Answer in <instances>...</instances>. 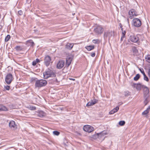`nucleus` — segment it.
Masks as SVG:
<instances>
[{
    "label": "nucleus",
    "mask_w": 150,
    "mask_h": 150,
    "mask_svg": "<svg viewBox=\"0 0 150 150\" xmlns=\"http://www.w3.org/2000/svg\"><path fill=\"white\" fill-rule=\"evenodd\" d=\"M37 62L35 61V60L33 61L32 62V65L33 66H35L37 64Z\"/></svg>",
    "instance_id": "obj_41"
},
{
    "label": "nucleus",
    "mask_w": 150,
    "mask_h": 150,
    "mask_svg": "<svg viewBox=\"0 0 150 150\" xmlns=\"http://www.w3.org/2000/svg\"><path fill=\"white\" fill-rule=\"evenodd\" d=\"M134 86L135 87H136V88L137 90H140L141 88L142 89V86H144V85H142L140 83L139 84H134Z\"/></svg>",
    "instance_id": "obj_18"
},
{
    "label": "nucleus",
    "mask_w": 150,
    "mask_h": 150,
    "mask_svg": "<svg viewBox=\"0 0 150 150\" xmlns=\"http://www.w3.org/2000/svg\"><path fill=\"white\" fill-rule=\"evenodd\" d=\"M130 40L133 42H137L139 40L138 37L134 35H131L129 37Z\"/></svg>",
    "instance_id": "obj_12"
},
{
    "label": "nucleus",
    "mask_w": 150,
    "mask_h": 150,
    "mask_svg": "<svg viewBox=\"0 0 150 150\" xmlns=\"http://www.w3.org/2000/svg\"><path fill=\"white\" fill-rule=\"evenodd\" d=\"M95 55V53L94 52L91 53V56L92 57H94Z\"/></svg>",
    "instance_id": "obj_42"
},
{
    "label": "nucleus",
    "mask_w": 150,
    "mask_h": 150,
    "mask_svg": "<svg viewBox=\"0 0 150 150\" xmlns=\"http://www.w3.org/2000/svg\"><path fill=\"white\" fill-rule=\"evenodd\" d=\"M35 61L37 63L40 62V60L38 58L36 59Z\"/></svg>",
    "instance_id": "obj_45"
},
{
    "label": "nucleus",
    "mask_w": 150,
    "mask_h": 150,
    "mask_svg": "<svg viewBox=\"0 0 150 150\" xmlns=\"http://www.w3.org/2000/svg\"><path fill=\"white\" fill-rule=\"evenodd\" d=\"M132 51L133 53L136 54L138 52V50L137 49L136 47H134L132 48Z\"/></svg>",
    "instance_id": "obj_29"
},
{
    "label": "nucleus",
    "mask_w": 150,
    "mask_h": 150,
    "mask_svg": "<svg viewBox=\"0 0 150 150\" xmlns=\"http://www.w3.org/2000/svg\"><path fill=\"white\" fill-rule=\"evenodd\" d=\"M123 94L125 97H128L130 95L131 93L128 91H126L124 92Z\"/></svg>",
    "instance_id": "obj_23"
},
{
    "label": "nucleus",
    "mask_w": 150,
    "mask_h": 150,
    "mask_svg": "<svg viewBox=\"0 0 150 150\" xmlns=\"http://www.w3.org/2000/svg\"><path fill=\"white\" fill-rule=\"evenodd\" d=\"M83 130L88 132H91L94 130V128L89 125H85L83 127Z\"/></svg>",
    "instance_id": "obj_7"
},
{
    "label": "nucleus",
    "mask_w": 150,
    "mask_h": 150,
    "mask_svg": "<svg viewBox=\"0 0 150 150\" xmlns=\"http://www.w3.org/2000/svg\"><path fill=\"white\" fill-rule=\"evenodd\" d=\"M125 37H123V36H122L120 39V41H122L124 39V38H125Z\"/></svg>",
    "instance_id": "obj_47"
},
{
    "label": "nucleus",
    "mask_w": 150,
    "mask_h": 150,
    "mask_svg": "<svg viewBox=\"0 0 150 150\" xmlns=\"http://www.w3.org/2000/svg\"><path fill=\"white\" fill-rule=\"evenodd\" d=\"M98 100L96 99H94L93 100H91V102H89L86 104L87 107L90 106L94 105L97 102Z\"/></svg>",
    "instance_id": "obj_15"
},
{
    "label": "nucleus",
    "mask_w": 150,
    "mask_h": 150,
    "mask_svg": "<svg viewBox=\"0 0 150 150\" xmlns=\"http://www.w3.org/2000/svg\"><path fill=\"white\" fill-rule=\"evenodd\" d=\"M38 115L39 117H44L45 116V114L43 111H40L39 112Z\"/></svg>",
    "instance_id": "obj_22"
},
{
    "label": "nucleus",
    "mask_w": 150,
    "mask_h": 150,
    "mask_svg": "<svg viewBox=\"0 0 150 150\" xmlns=\"http://www.w3.org/2000/svg\"><path fill=\"white\" fill-rule=\"evenodd\" d=\"M85 48L88 51H89L93 49L94 48V45H89L86 47Z\"/></svg>",
    "instance_id": "obj_21"
},
{
    "label": "nucleus",
    "mask_w": 150,
    "mask_h": 150,
    "mask_svg": "<svg viewBox=\"0 0 150 150\" xmlns=\"http://www.w3.org/2000/svg\"><path fill=\"white\" fill-rule=\"evenodd\" d=\"M112 31H105L104 34V38L105 39H107L108 38L109 39L112 36Z\"/></svg>",
    "instance_id": "obj_9"
},
{
    "label": "nucleus",
    "mask_w": 150,
    "mask_h": 150,
    "mask_svg": "<svg viewBox=\"0 0 150 150\" xmlns=\"http://www.w3.org/2000/svg\"><path fill=\"white\" fill-rule=\"evenodd\" d=\"M149 112L146 110L142 113V115H146L147 114L149 113Z\"/></svg>",
    "instance_id": "obj_34"
},
{
    "label": "nucleus",
    "mask_w": 150,
    "mask_h": 150,
    "mask_svg": "<svg viewBox=\"0 0 150 150\" xmlns=\"http://www.w3.org/2000/svg\"><path fill=\"white\" fill-rule=\"evenodd\" d=\"M104 31V29L101 25H97L94 29V32L97 35H101Z\"/></svg>",
    "instance_id": "obj_3"
},
{
    "label": "nucleus",
    "mask_w": 150,
    "mask_h": 150,
    "mask_svg": "<svg viewBox=\"0 0 150 150\" xmlns=\"http://www.w3.org/2000/svg\"><path fill=\"white\" fill-rule=\"evenodd\" d=\"M4 88L7 90H9L10 89V86L8 85H6L4 86Z\"/></svg>",
    "instance_id": "obj_36"
},
{
    "label": "nucleus",
    "mask_w": 150,
    "mask_h": 150,
    "mask_svg": "<svg viewBox=\"0 0 150 150\" xmlns=\"http://www.w3.org/2000/svg\"><path fill=\"white\" fill-rule=\"evenodd\" d=\"M47 83V81L45 80H37L35 81V88H40L46 86Z\"/></svg>",
    "instance_id": "obj_2"
},
{
    "label": "nucleus",
    "mask_w": 150,
    "mask_h": 150,
    "mask_svg": "<svg viewBox=\"0 0 150 150\" xmlns=\"http://www.w3.org/2000/svg\"><path fill=\"white\" fill-rule=\"evenodd\" d=\"M140 70L141 72L143 74H144L145 73L143 69H140Z\"/></svg>",
    "instance_id": "obj_43"
},
{
    "label": "nucleus",
    "mask_w": 150,
    "mask_h": 150,
    "mask_svg": "<svg viewBox=\"0 0 150 150\" xmlns=\"http://www.w3.org/2000/svg\"><path fill=\"white\" fill-rule=\"evenodd\" d=\"M144 80L146 81H149V79L146 76H145V77H144Z\"/></svg>",
    "instance_id": "obj_37"
},
{
    "label": "nucleus",
    "mask_w": 150,
    "mask_h": 150,
    "mask_svg": "<svg viewBox=\"0 0 150 150\" xmlns=\"http://www.w3.org/2000/svg\"><path fill=\"white\" fill-rule=\"evenodd\" d=\"M107 134V132L103 131L100 133H97L96 135L98 138H101L103 137L105 135Z\"/></svg>",
    "instance_id": "obj_14"
},
{
    "label": "nucleus",
    "mask_w": 150,
    "mask_h": 150,
    "mask_svg": "<svg viewBox=\"0 0 150 150\" xmlns=\"http://www.w3.org/2000/svg\"><path fill=\"white\" fill-rule=\"evenodd\" d=\"M119 25L120 27V28H121V29L122 30L123 29V28H122V25L121 23H120L119 24Z\"/></svg>",
    "instance_id": "obj_46"
},
{
    "label": "nucleus",
    "mask_w": 150,
    "mask_h": 150,
    "mask_svg": "<svg viewBox=\"0 0 150 150\" xmlns=\"http://www.w3.org/2000/svg\"><path fill=\"white\" fill-rule=\"evenodd\" d=\"M125 124V122L124 121H120L119 122V124L120 125L123 126Z\"/></svg>",
    "instance_id": "obj_33"
},
{
    "label": "nucleus",
    "mask_w": 150,
    "mask_h": 150,
    "mask_svg": "<svg viewBox=\"0 0 150 150\" xmlns=\"http://www.w3.org/2000/svg\"><path fill=\"white\" fill-rule=\"evenodd\" d=\"M120 103V105H121L123 103L122 102H120V103Z\"/></svg>",
    "instance_id": "obj_52"
},
{
    "label": "nucleus",
    "mask_w": 150,
    "mask_h": 150,
    "mask_svg": "<svg viewBox=\"0 0 150 150\" xmlns=\"http://www.w3.org/2000/svg\"><path fill=\"white\" fill-rule=\"evenodd\" d=\"M9 107L11 109L14 108V106L12 104L9 105Z\"/></svg>",
    "instance_id": "obj_39"
},
{
    "label": "nucleus",
    "mask_w": 150,
    "mask_h": 150,
    "mask_svg": "<svg viewBox=\"0 0 150 150\" xmlns=\"http://www.w3.org/2000/svg\"><path fill=\"white\" fill-rule=\"evenodd\" d=\"M53 133L55 135L58 136L60 134V132L57 131H54L53 132Z\"/></svg>",
    "instance_id": "obj_30"
},
{
    "label": "nucleus",
    "mask_w": 150,
    "mask_h": 150,
    "mask_svg": "<svg viewBox=\"0 0 150 150\" xmlns=\"http://www.w3.org/2000/svg\"><path fill=\"white\" fill-rule=\"evenodd\" d=\"M149 107H150V105L149 106Z\"/></svg>",
    "instance_id": "obj_54"
},
{
    "label": "nucleus",
    "mask_w": 150,
    "mask_h": 150,
    "mask_svg": "<svg viewBox=\"0 0 150 150\" xmlns=\"http://www.w3.org/2000/svg\"><path fill=\"white\" fill-rule=\"evenodd\" d=\"M18 14L20 15H22L23 14V12L21 10H20L18 11Z\"/></svg>",
    "instance_id": "obj_38"
},
{
    "label": "nucleus",
    "mask_w": 150,
    "mask_h": 150,
    "mask_svg": "<svg viewBox=\"0 0 150 150\" xmlns=\"http://www.w3.org/2000/svg\"><path fill=\"white\" fill-rule=\"evenodd\" d=\"M51 60V58L49 56L47 55L45 57L44 63L47 67L48 66L50 65Z\"/></svg>",
    "instance_id": "obj_10"
},
{
    "label": "nucleus",
    "mask_w": 150,
    "mask_h": 150,
    "mask_svg": "<svg viewBox=\"0 0 150 150\" xmlns=\"http://www.w3.org/2000/svg\"><path fill=\"white\" fill-rule=\"evenodd\" d=\"M128 14L129 15V18L130 19L132 18L134 16H137L138 15L137 12L134 9L130 10L129 11Z\"/></svg>",
    "instance_id": "obj_8"
},
{
    "label": "nucleus",
    "mask_w": 150,
    "mask_h": 150,
    "mask_svg": "<svg viewBox=\"0 0 150 150\" xmlns=\"http://www.w3.org/2000/svg\"><path fill=\"white\" fill-rule=\"evenodd\" d=\"M150 107L149 106L147 108L146 110H147V111H148L149 112V110H150Z\"/></svg>",
    "instance_id": "obj_48"
},
{
    "label": "nucleus",
    "mask_w": 150,
    "mask_h": 150,
    "mask_svg": "<svg viewBox=\"0 0 150 150\" xmlns=\"http://www.w3.org/2000/svg\"><path fill=\"white\" fill-rule=\"evenodd\" d=\"M55 73L52 69L49 68L46 70L43 73L44 79H47L49 77H54L56 76Z\"/></svg>",
    "instance_id": "obj_1"
},
{
    "label": "nucleus",
    "mask_w": 150,
    "mask_h": 150,
    "mask_svg": "<svg viewBox=\"0 0 150 150\" xmlns=\"http://www.w3.org/2000/svg\"><path fill=\"white\" fill-rule=\"evenodd\" d=\"M26 2L27 3H29L30 2V0H26Z\"/></svg>",
    "instance_id": "obj_49"
},
{
    "label": "nucleus",
    "mask_w": 150,
    "mask_h": 150,
    "mask_svg": "<svg viewBox=\"0 0 150 150\" xmlns=\"http://www.w3.org/2000/svg\"><path fill=\"white\" fill-rule=\"evenodd\" d=\"M143 75L144 76V77L145 76H146L145 73L144 74H143Z\"/></svg>",
    "instance_id": "obj_51"
},
{
    "label": "nucleus",
    "mask_w": 150,
    "mask_h": 150,
    "mask_svg": "<svg viewBox=\"0 0 150 150\" xmlns=\"http://www.w3.org/2000/svg\"><path fill=\"white\" fill-rule=\"evenodd\" d=\"M140 76L139 74H137L134 78V80L135 81H137L139 78Z\"/></svg>",
    "instance_id": "obj_25"
},
{
    "label": "nucleus",
    "mask_w": 150,
    "mask_h": 150,
    "mask_svg": "<svg viewBox=\"0 0 150 150\" xmlns=\"http://www.w3.org/2000/svg\"><path fill=\"white\" fill-rule=\"evenodd\" d=\"M72 59L70 57H68L66 59V66L67 67H68L71 63Z\"/></svg>",
    "instance_id": "obj_16"
},
{
    "label": "nucleus",
    "mask_w": 150,
    "mask_h": 150,
    "mask_svg": "<svg viewBox=\"0 0 150 150\" xmlns=\"http://www.w3.org/2000/svg\"><path fill=\"white\" fill-rule=\"evenodd\" d=\"M13 77L12 74L10 73L8 74L6 76L5 81L8 84H10L13 80Z\"/></svg>",
    "instance_id": "obj_5"
},
{
    "label": "nucleus",
    "mask_w": 150,
    "mask_h": 150,
    "mask_svg": "<svg viewBox=\"0 0 150 150\" xmlns=\"http://www.w3.org/2000/svg\"><path fill=\"white\" fill-rule=\"evenodd\" d=\"M73 45L74 44L72 43H68L66 45V48L68 49L71 50Z\"/></svg>",
    "instance_id": "obj_20"
},
{
    "label": "nucleus",
    "mask_w": 150,
    "mask_h": 150,
    "mask_svg": "<svg viewBox=\"0 0 150 150\" xmlns=\"http://www.w3.org/2000/svg\"><path fill=\"white\" fill-rule=\"evenodd\" d=\"M54 80L55 81H57V79H55Z\"/></svg>",
    "instance_id": "obj_53"
},
{
    "label": "nucleus",
    "mask_w": 150,
    "mask_h": 150,
    "mask_svg": "<svg viewBox=\"0 0 150 150\" xmlns=\"http://www.w3.org/2000/svg\"><path fill=\"white\" fill-rule=\"evenodd\" d=\"M20 48V47L19 46H17L15 48L16 50H19Z\"/></svg>",
    "instance_id": "obj_40"
},
{
    "label": "nucleus",
    "mask_w": 150,
    "mask_h": 150,
    "mask_svg": "<svg viewBox=\"0 0 150 150\" xmlns=\"http://www.w3.org/2000/svg\"><path fill=\"white\" fill-rule=\"evenodd\" d=\"M64 61L62 60H60L57 65V67L58 69H61L64 65Z\"/></svg>",
    "instance_id": "obj_11"
},
{
    "label": "nucleus",
    "mask_w": 150,
    "mask_h": 150,
    "mask_svg": "<svg viewBox=\"0 0 150 150\" xmlns=\"http://www.w3.org/2000/svg\"><path fill=\"white\" fill-rule=\"evenodd\" d=\"M145 98V100L144 101V103L145 104V105H146L149 102V101L148 100V99L149 98H147L146 97H144Z\"/></svg>",
    "instance_id": "obj_28"
},
{
    "label": "nucleus",
    "mask_w": 150,
    "mask_h": 150,
    "mask_svg": "<svg viewBox=\"0 0 150 150\" xmlns=\"http://www.w3.org/2000/svg\"><path fill=\"white\" fill-rule=\"evenodd\" d=\"M132 25L137 27H139L142 25L141 21L138 18H134L132 21Z\"/></svg>",
    "instance_id": "obj_4"
},
{
    "label": "nucleus",
    "mask_w": 150,
    "mask_h": 150,
    "mask_svg": "<svg viewBox=\"0 0 150 150\" xmlns=\"http://www.w3.org/2000/svg\"><path fill=\"white\" fill-rule=\"evenodd\" d=\"M126 33V31L125 30H122V36H123L124 37H125V34Z\"/></svg>",
    "instance_id": "obj_35"
},
{
    "label": "nucleus",
    "mask_w": 150,
    "mask_h": 150,
    "mask_svg": "<svg viewBox=\"0 0 150 150\" xmlns=\"http://www.w3.org/2000/svg\"><path fill=\"white\" fill-rule=\"evenodd\" d=\"M92 42L96 44H99L100 42V41L98 39H94L93 40Z\"/></svg>",
    "instance_id": "obj_27"
},
{
    "label": "nucleus",
    "mask_w": 150,
    "mask_h": 150,
    "mask_svg": "<svg viewBox=\"0 0 150 150\" xmlns=\"http://www.w3.org/2000/svg\"><path fill=\"white\" fill-rule=\"evenodd\" d=\"M9 127L13 130L17 128V125H16L15 122L14 121H11L9 123Z\"/></svg>",
    "instance_id": "obj_13"
},
{
    "label": "nucleus",
    "mask_w": 150,
    "mask_h": 150,
    "mask_svg": "<svg viewBox=\"0 0 150 150\" xmlns=\"http://www.w3.org/2000/svg\"><path fill=\"white\" fill-rule=\"evenodd\" d=\"M29 109L31 110H35L36 109V108L34 106L30 105L29 106Z\"/></svg>",
    "instance_id": "obj_32"
},
{
    "label": "nucleus",
    "mask_w": 150,
    "mask_h": 150,
    "mask_svg": "<svg viewBox=\"0 0 150 150\" xmlns=\"http://www.w3.org/2000/svg\"><path fill=\"white\" fill-rule=\"evenodd\" d=\"M69 79L70 80H73V81H74V80H75L74 79H72V78H69Z\"/></svg>",
    "instance_id": "obj_50"
},
{
    "label": "nucleus",
    "mask_w": 150,
    "mask_h": 150,
    "mask_svg": "<svg viewBox=\"0 0 150 150\" xmlns=\"http://www.w3.org/2000/svg\"><path fill=\"white\" fill-rule=\"evenodd\" d=\"M26 42L27 43H30V45L32 47H33L35 45V44H34V42L31 40H27L26 41Z\"/></svg>",
    "instance_id": "obj_24"
},
{
    "label": "nucleus",
    "mask_w": 150,
    "mask_h": 150,
    "mask_svg": "<svg viewBox=\"0 0 150 150\" xmlns=\"http://www.w3.org/2000/svg\"><path fill=\"white\" fill-rule=\"evenodd\" d=\"M148 75L149 78L150 79V68H149L148 70Z\"/></svg>",
    "instance_id": "obj_44"
},
{
    "label": "nucleus",
    "mask_w": 150,
    "mask_h": 150,
    "mask_svg": "<svg viewBox=\"0 0 150 150\" xmlns=\"http://www.w3.org/2000/svg\"><path fill=\"white\" fill-rule=\"evenodd\" d=\"M8 111V109L6 106L0 105V112L2 111Z\"/></svg>",
    "instance_id": "obj_19"
},
{
    "label": "nucleus",
    "mask_w": 150,
    "mask_h": 150,
    "mask_svg": "<svg viewBox=\"0 0 150 150\" xmlns=\"http://www.w3.org/2000/svg\"><path fill=\"white\" fill-rule=\"evenodd\" d=\"M119 107L118 106H117L109 112V114L110 115L113 114L117 112L119 110Z\"/></svg>",
    "instance_id": "obj_17"
},
{
    "label": "nucleus",
    "mask_w": 150,
    "mask_h": 150,
    "mask_svg": "<svg viewBox=\"0 0 150 150\" xmlns=\"http://www.w3.org/2000/svg\"><path fill=\"white\" fill-rule=\"evenodd\" d=\"M142 89L143 91L144 97L149 98V88L144 85L142 86Z\"/></svg>",
    "instance_id": "obj_6"
},
{
    "label": "nucleus",
    "mask_w": 150,
    "mask_h": 150,
    "mask_svg": "<svg viewBox=\"0 0 150 150\" xmlns=\"http://www.w3.org/2000/svg\"><path fill=\"white\" fill-rule=\"evenodd\" d=\"M10 38V36L9 35H7L5 37V42H7Z\"/></svg>",
    "instance_id": "obj_31"
},
{
    "label": "nucleus",
    "mask_w": 150,
    "mask_h": 150,
    "mask_svg": "<svg viewBox=\"0 0 150 150\" xmlns=\"http://www.w3.org/2000/svg\"><path fill=\"white\" fill-rule=\"evenodd\" d=\"M145 59L147 62L150 63V55L148 54L146 55Z\"/></svg>",
    "instance_id": "obj_26"
}]
</instances>
